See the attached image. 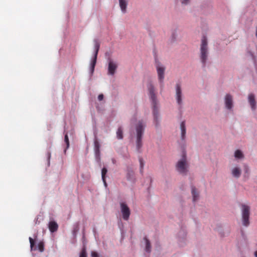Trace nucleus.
I'll use <instances>...</instances> for the list:
<instances>
[{
  "label": "nucleus",
  "mask_w": 257,
  "mask_h": 257,
  "mask_svg": "<svg viewBox=\"0 0 257 257\" xmlns=\"http://www.w3.org/2000/svg\"><path fill=\"white\" fill-rule=\"evenodd\" d=\"M191 193L193 198V201L195 202L197 201L199 197V193L195 187H192Z\"/></svg>",
  "instance_id": "412c9836"
},
{
  "label": "nucleus",
  "mask_w": 257,
  "mask_h": 257,
  "mask_svg": "<svg viewBox=\"0 0 257 257\" xmlns=\"http://www.w3.org/2000/svg\"><path fill=\"white\" fill-rule=\"evenodd\" d=\"M103 95L102 94H100L98 96V100L99 101H101L103 100Z\"/></svg>",
  "instance_id": "473e14b6"
},
{
  "label": "nucleus",
  "mask_w": 257,
  "mask_h": 257,
  "mask_svg": "<svg viewBox=\"0 0 257 257\" xmlns=\"http://www.w3.org/2000/svg\"><path fill=\"white\" fill-rule=\"evenodd\" d=\"M189 165L185 157L183 156L176 162V171L180 175L185 176L189 172Z\"/></svg>",
  "instance_id": "20e7f679"
},
{
  "label": "nucleus",
  "mask_w": 257,
  "mask_h": 257,
  "mask_svg": "<svg viewBox=\"0 0 257 257\" xmlns=\"http://www.w3.org/2000/svg\"><path fill=\"white\" fill-rule=\"evenodd\" d=\"M107 72L109 76H113L116 73L118 67V63L117 60L109 58L107 59Z\"/></svg>",
  "instance_id": "9d476101"
},
{
  "label": "nucleus",
  "mask_w": 257,
  "mask_h": 257,
  "mask_svg": "<svg viewBox=\"0 0 257 257\" xmlns=\"http://www.w3.org/2000/svg\"><path fill=\"white\" fill-rule=\"evenodd\" d=\"M126 177L127 180L130 182L134 183L136 181L134 171L130 167L127 168Z\"/></svg>",
  "instance_id": "4468645a"
},
{
  "label": "nucleus",
  "mask_w": 257,
  "mask_h": 257,
  "mask_svg": "<svg viewBox=\"0 0 257 257\" xmlns=\"http://www.w3.org/2000/svg\"><path fill=\"white\" fill-rule=\"evenodd\" d=\"M107 172V170L106 168L104 167L101 170V177L102 178H105V175Z\"/></svg>",
  "instance_id": "cd10ccee"
},
{
  "label": "nucleus",
  "mask_w": 257,
  "mask_h": 257,
  "mask_svg": "<svg viewBox=\"0 0 257 257\" xmlns=\"http://www.w3.org/2000/svg\"><path fill=\"white\" fill-rule=\"evenodd\" d=\"M250 169L247 165L244 166V173L248 175L249 173Z\"/></svg>",
  "instance_id": "7c9ffc66"
},
{
  "label": "nucleus",
  "mask_w": 257,
  "mask_h": 257,
  "mask_svg": "<svg viewBox=\"0 0 257 257\" xmlns=\"http://www.w3.org/2000/svg\"><path fill=\"white\" fill-rule=\"evenodd\" d=\"M145 243V250L147 252H150L151 251V246L150 242L147 238H144Z\"/></svg>",
  "instance_id": "4be33fe9"
},
{
  "label": "nucleus",
  "mask_w": 257,
  "mask_h": 257,
  "mask_svg": "<svg viewBox=\"0 0 257 257\" xmlns=\"http://www.w3.org/2000/svg\"><path fill=\"white\" fill-rule=\"evenodd\" d=\"M91 257H99V254L95 251H92L91 252Z\"/></svg>",
  "instance_id": "2f4dec72"
},
{
  "label": "nucleus",
  "mask_w": 257,
  "mask_h": 257,
  "mask_svg": "<svg viewBox=\"0 0 257 257\" xmlns=\"http://www.w3.org/2000/svg\"><path fill=\"white\" fill-rule=\"evenodd\" d=\"M37 248L40 252H43L44 250V244L42 242H40L37 245Z\"/></svg>",
  "instance_id": "a878e982"
},
{
  "label": "nucleus",
  "mask_w": 257,
  "mask_h": 257,
  "mask_svg": "<svg viewBox=\"0 0 257 257\" xmlns=\"http://www.w3.org/2000/svg\"><path fill=\"white\" fill-rule=\"evenodd\" d=\"M79 257H87L86 248L83 247L79 254Z\"/></svg>",
  "instance_id": "bb28decb"
},
{
  "label": "nucleus",
  "mask_w": 257,
  "mask_h": 257,
  "mask_svg": "<svg viewBox=\"0 0 257 257\" xmlns=\"http://www.w3.org/2000/svg\"><path fill=\"white\" fill-rule=\"evenodd\" d=\"M29 241L30 243L31 250H32L34 245V241L33 238L31 237H29Z\"/></svg>",
  "instance_id": "c756f323"
},
{
  "label": "nucleus",
  "mask_w": 257,
  "mask_h": 257,
  "mask_svg": "<svg viewBox=\"0 0 257 257\" xmlns=\"http://www.w3.org/2000/svg\"><path fill=\"white\" fill-rule=\"evenodd\" d=\"M93 43L94 46V53L93 57L91 59L90 63V70L91 74L93 73L94 70V67L96 63L97 54L100 47V43L97 39H94L93 40Z\"/></svg>",
  "instance_id": "9b49d317"
},
{
  "label": "nucleus",
  "mask_w": 257,
  "mask_h": 257,
  "mask_svg": "<svg viewBox=\"0 0 257 257\" xmlns=\"http://www.w3.org/2000/svg\"><path fill=\"white\" fill-rule=\"evenodd\" d=\"M175 90V98L177 104L179 108H182L183 106L184 95L181 86L180 84H176Z\"/></svg>",
  "instance_id": "6e6552de"
},
{
  "label": "nucleus",
  "mask_w": 257,
  "mask_h": 257,
  "mask_svg": "<svg viewBox=\"0 0 257 257\" xmlns=\"http://www.w3.org/2000/svg\"><path fill=\"white\" fill-rule=\"evenodd\" d=\"M102 181L103 182V183H104V185L105 187L107 186V184H106V181H105V178H102Z\"/></svg>",
  "instance_id": "72a5a7b5"
},
{
  "label": "nucleus",
  "mask_w": 257,
  "mask_h": 257,
  "mask_svg": "<svg viewBox=\"0 0 257 257\" xmlns=\"http://www.w3.org/2000/svg\"><path fill=\"white\" fill-rule=\"evenodd\" d=\"M100 145L98 142L96 140L94 141V148L96 155H98L99 153Z\"/></svg>",
  "instance_id": "393cba45"
},
{
  "label": "nucleus",
  "mask_w": 257,
  "mask_h": 257,
  "mask_svg": "<svg viewBox=\"0 0 257 257\" xmlns=\"http://www.w3.org/2000/svg\"><path fill=\"white\" fill-rule=\"evenodd\" d=\"M223 104L224 108L229 112H232L233 110L234 102L233 96L230 93H226L223 97Z\"/></svg>",
  "instance_id": "1a4fd4ad"
},
{
  "label": "nucleus",
  "mask_w": 257,
  "mask_h": 257,
  "mask_svg": "<svg viewBox=\"0 0 257 257\" xmlns=\"http://www.w3.org/2000/svg\"><path fill=\"white\" fill-rule=\"evenodd\" d=\"M177 4H180L183 6H185L189 5L190 3V0H174Z\"/></svg>",
  "instance_id": "5701e85b"
},
{
  "label": "nucleus",
  "mask_w": 257,
  "mask_h": 257,
  "mask_svg": "<svg viewBox=\"0 0 257 257\" xmlns=\"http://www.w3.org/2000/svg\"><path fill=\"white\" fill-rule=\"evenodd\" d=\"M176 237L179 245L183 246L187 242V230L186 227H181L177 233Z\"/></svg>",
  "instance_id": "0eeeda50"
},
{
  "label": "nucleus",
  "mask_w": 257,
  "mask_h": 257,
  "mask_svg": "<svg viewBox=\"0 0 257 257\" xmlns=\"http://www.w3.org/2000/svg\"><path fill=\"white\" fill-rule=\"evenodd\" d=\"M255 36L257 39V26H256L255 29Z\"/></svg>",
  "instance_id": "f704fd0d"
},
{
  "label": "nucleus",
  "mask_w": 257,
  "mask_h": 257,
  "mask_svg": "<svg viewBox=\"0 0 257 257\" xmlns=\"http://www.w3.org/2000/svg\"><path fill=\"white\" fill-rule=\"evenodd\" d=\"M48 228L51 232H54L57 230L58 225L55 221L51 220L48 223Z\"/></svg>",
  "instance_id": "aec40b11"
},
{
  "label": "nucleus",
  "mask_w": 257,
  "mask_h": 257,
  "mask_svg": "<svg viewBox=\"0 0 257 257\" xmlns=\"http://www.w3.org/2000/svg\"><path fill=\"white\" fill-rule=\"evenodd\" d=\"M120 211L122 214V218L124 220H128L131 214V210L128 205L123 202L120 203Z\"/></svg>",
  "instance_id": "f8f14e48"
},
{
  "label": "nucleus",
  "mask_w": 257,
  "mask_h": 257,
  "mask_svg": "<svg viewBox=\"0 0 257 257\" xmlns=\"http://www.w3.org/2000/svg\"><path fill=\"white\" fill-rule=\"evenodd\" d=\"M241 222L243 226L247 227L249 225L250 207L243 204L241 207Z\"/></svg>",
  "instance_id": "423d86ee"
},
{
  "label": "nucleus",
  "mask_w": 257,
  "mask_h": 257,
  "mask_svg": "<svg viewBox=\"0 0 257 257\" xmlns=\"http://www.w3.org/2000/svg\"><path fill=\"white\" fill-rule=\"evenodd\" d=\"M199 57L201 63L205 65L209 56L208 42L206 36H202L200 45Z\"/></svg>",
  "instance_id": "7ed1b4c3"
},
{
  "label": "nucleus",
  "mask_w": 257,
  "mask_h": 257,
  "mask_svg": "<svg viewBox=\"0 0 257 257\" xmlns=\"http://www.w3.org/2000/svg\"><path fill=\"white\" fill-rule=\"evenodd\" d=\"M142 168H143V165L141 164V170H142ZM141 171H142V170H141Z\"/></svg>",
  "instance_id": "4c0bfd02"
},
{
  "label": "nucleus",
  "mask_w": 257,
  "mask_h": 257,
  "mask_svg": "<svg viewBox=\"0 0 257 257\" xmlns=\"http://www.w3.org/2000/svg\"><path fill=\"white\" fill-rule=\"evenodd\" d=\"M132 136L136 138V149L139 151L142 146V137L146 127L145 122L142 119L134 118L131 120Z\"/></svg>",
  "instance_id": "f03ea898"
},
{
  "label": "nucleus",
  "mask_w": 257,
  "mask_h": 257,
  "mask_svg": "<svg viewBox=\"0 0 257 257\" xmlns=\"http://www.w3.org/2000/svg\"><path fill=\"white\" fill-rule=\"evenodd\" d=\"M148 95L151 101V108L154 119V123L156 127L160 126L161 119L160 112V104L157 98V91L153 81L149 79L147 83Z\"/></svg>",
  "instance_id": "f257e3e1"
},
{
  "label": "nucleus",
  "mask_w": 257,
  "mask_h": 257,
  "mask_svg": "<svg viewBox=\"0 0 257 257\" xmlns=\"http://www.w3.org/2000/svg\"><path fill=\"white\" fill-rule=\"evenodd\" d=\"M230 173L233 178L236 179L239 178L242 173L241 167L238 165H234L230 168Z\"/></svg>",
  "instance_id": "ddd939ff"
},
{
  "label": "nucleus",
  "mask_w": 257,
  "mask_h": 257,
  "mask_svg": "<svg viewBox=\"0 0 257 257\" xmlns=\"http://www.w3.org/2000/svg\"><path fill=\"white\" fill-rule=\"evenodd\" d=\"M120 11L122 14H125L127 12V7L129 0H118Z\"/></svg>",
  "instance_id": "2eb2a0df"
},
{
  "label": "nucleus",
  "mask_w": 257,
  "mask_h": 257,
  "mask_svg": "<svg viewBox=\"0 0 257 257\" xmlns=\"http://www.w3.org/2000/svg\"><path fill=\"white\" fill-rule=\"evenodd\" d=\"M247 54L253 61L255 67L257 68V49L254 50H248Z\"/></svg>",
  "instance_id": "f3484780"
},
{
  "label": "nucleus",
  "mask_w": 257,
  "mask_h": 257,
  "mask_svg": "<svg viewBox=\"0 0 257 257\" xmlns=\"http://www.w3.org/2000/svg\"><path fill=\"white\" fill-rule=\"evenodd\" d=\"M180 129L181 131V139L182 140H184L186 138V124L185 120H182L180 122Z\"/></svg>",
  "instance_id": "a211bd4d"
},
{
  "label": "nucleus",
  "mask_w": 257,
  "mask_h": 257,
  "mask_svg": "<svg viewBox=\"0 0 257 257\" xmlns=\"http://www.w3.org/2000/svg\"><path fill=\"white\" fill-rule=\"evenodd\" d=\"M233 156L236 160H242L244 158V155L243 152L239 149L234 151Z\"/></svg>",
  "instance_id": "6ab92c4d"
},
{
  "label": "nucleus",
  "mask_w": 257,
  "mask_h": 257,
  "mask_svg": "<svg viewBox=\"0 0 257 257\" xmlns=\"http://www.w3.org/2000/svg\"><path fill=\"white\" fill-rule=\"evenodd\" d=\"M64 141L66 144V146H67L66 149H68L69 147V139H68V137L67 134H66L65 135Z\"/></svg>",
  "instance_id": "c85d7f7f"
},
{
  "label": "nucleus",
  "mask_w": 257,
  "mask_h": 257,
  "mask_svg": "<svg viewBox=\"0 0 257 257\" xmlns=\"http://www.w3.org/2000/svg\"><path fill=\"white\" fill-rule=\"evenodd\" d=\"M247 99L251 109L254 110L256 109V101L254 95L251 93L249 94L248 95Z\"/></svg>",
  "instance_id": "dca6fc26"
},
{
  "label": "nucleus",
  "mask_w": 257,
  "mask_h": 257,
  "mask_svg": "<svg viewBox=\"0 0 257 257\" xmlns=\"http://www.w3.org/2000/svg\"><path fill=\"white\" fill-rule=\"evenodd\" d=\"M116 137L118 139H122L123 138V131L121 127H119L116 132Z\"/></svg>",
  "instance_id": "b1692460"
},
{
  "label": "nucleus",
  "mask_w": 257,
  "mask_h": 257,
  "mask_svg": "<svg viewBox=\"0 0 257 257\" xmlns=\"http://www.w3.org/2000/svg\"><path fill=\"white\" fill-rule=\"evenodd\" d=\"M155 67L157 71V78L160 88H163L164 84L166 66L162 63L157 62Z\"/></svg>",
  "instance_id": "39448f33"
},
{
  "label": "nucleus",
  "mask_w": 257,
  "mask_h": 257,
  "mask_svg": "<svg viewBox=\"0 0 257 257\" xmlns=\"http://www.w3.org/2000/svg\"><path fill=\"white\" fill-rule=\"evenodd\" d=\"M172 37L175 40L176 39V36L175 35V34H173V35H172Z\"/></svg>",
  "instance_id": "c9c22d12"
},
{
  "label": "nucleus",
  "mask_w": 257,
  "mask_h": 257,
  "mask_svg": "<svg viewBox=\"0 0 257 257\" xmlns=\"http://www.w3.org/2000/svg\"><path fill=\"white\" fill-rule=\"evenodd\" d=\"M254 255L255 257H257V250L254 252Z\"/></svg>",
  "instance_id": "e433bc0d"
}]
</instances>
